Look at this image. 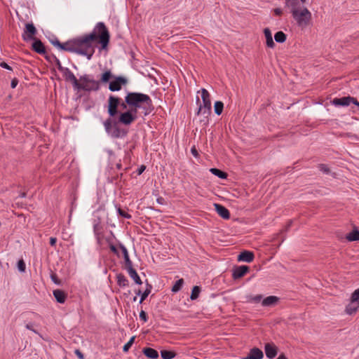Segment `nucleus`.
Returning a JSON list of instances; mask_svg holds the SVG:
<instances>
[{
  "label": "nucleus",
  "instance_id": "f257e3e1",
  "mask_svg": "<svg viewBox=\"0 0 359 359\" xmlns=\"http://www.w3.org/2000/svg\"><path fill=\"white\" fill-rule=\"evenodd\" d=\"M97 39L102 48L107 46L109 34L103 22H98L91 33L71 39L69 52L85 55L90 60L95 53V44Z\"/></svg>",
  "mask_w": 359,
  "mask_h": 359
},
{
  "label": "nucleus",
  "instance_id": "f03ea898",
  "mask_svg": "<svg viewBox=\"0 0 359 359\" xmlns=\"http://www.w3.org/2000/svg\"><path fill=\"white\" fill-rule=\"evenodd\" d=\"M285 4L290 8L292 15L298 27L304 29L311 25L312 14L307 8L301 5L299 0H285Z\"/></svg>",
  "mask_w": 359,
  "mask_h": 359
},
{
  "label": "nucleus",
  "instance_id": "7ed1b4c3",
  "mask_svg": "<svg viewBox=\"0 0 359 359\" xmlns=\"http://www.w3.org/2000/svg\"><path fill=\"white\" fill-rule=\"evenodd\" d=\"M125 100L129 108L136 113L138 109H142L144 115H147L151 111L152 102L148 95L141 93H128L125 97Z\"/></svg>",
  "mask_w": 359,
  "mask_h": 359
},
{
  "label": "nucleus",
  "instance_id": "20e7f679",
  "mask_svg": "<svg viewBox=\"0 0 359 359\" xmlns=\"http://www.w3.org/2000/svg\"><path fill=\"white\" fill-rule=\"evenodd\" d=\"M99 88L100 82L95 81L88 74L80 76L78 86L75 87L76 90H83L85 91H97Z\"/></svg>",
  "mask_w": 359,
  "mask_h": 359
},
{
  "label": "nucleus",
  "instance_id": "39448f33",
  "mask_svg": "<svg viewBox=\"0 0 359 359\" xmlns=\"http://www.w3.org/2000/svg\"><path fill=\"white\" fill-rule=\"evenodd\" d=\"M198 93H201L203 104H200L197 114L203 115V121L208 122V116L211 114L210 95L205 88H202Z\"/></svg>",
  "mask_w": 359,
  "mask_h": 359
},
{
  "label": "nucleus",
  "instance_id": "423d86ee",
  "mask_svg": "<svg viewBox=\"0 0 359 359\" xmlns=\"http://www.w3.org/2000/svg\"><path fill=\"white\" fill-rule=\"evenodd\" d=\"M137 118V113L129 108L126 111L119 114L118 122L125 126H129Z\"/></svg>",
  "mask_w": 359,
  "mask_h": 359
},
{
  "label": "nucleus",
  "instance_id": "0eeeda50",
  "mask_svg": "<svg viewBox=\"0 0 359 359\" xmlns=\"http://www.w3.org/2000/svg\"><path fill=\"white\" fill-rule=\"evenodd\" d=\"M121 99L114 95H109L108 99L107 111L108 114L111 117H114L117 114V109L120 104Z\"/></svg>",
  "mask_w": 359,
  "mask_h": 359
},
{
  "label": "nucleus",
  "instance_id": "6e6552de",
  "mask_svg": "<svg viewBox=\"0 0 359 359\" xmlns=\"http://www.w3.org/2000/svg\"><path fill=\"white\" fill-rule=\"evenodd\" d=\"M128 80L123 76H116L114 80L109 82V89L112 91H118L121 89L122 86L126 85Z\"/></svg>",
  "mask_w": 359,
  "mask_h": 359
},
{
  "label": "nucleus",
  "instance_id": "1a4fd4ad",
  "mask_svg": "<svg viewBox=\"0 0 359 359\" xmlns=\"http://www.w3.org/2000/svg\"><path fill=\"white\" fill-rule=\"evenodd\" d=\"M36 33V29L33 24H26L25 25V29L24 32V34L22 35V37L24 40H31L34 39V36Z\"/></svg>",
  "mask_w": 359,
  "mask_h": 359
},
{
  "label": "nucleus",
  "instance_id": "9d476101",
  "mask_svg": "<svg viewBox=\"0 0 359 359\" xmlns=\"http://www.w3.org/2000/svg\"><path fill=\"white\" fill-rule=\"evenodd\" d=\"M264 351L267 358L272 359L278 353L277 346L273 343H266L264 346Z\"/></svg>",
  "mask_w": 359,
  "mask_h": 359
},
{
  "label": "nucleus",
  "instance_id": "9b49d317",
  "mask_svg": "<svg viewBox=\"0 0 359 359\" xmlns=\"http://www.w3.org/2000/svg\"><path fill=\"white\" fill-rule=\"evenodd\" d=\"M62 74L65 79L72 83L74 88L76 86H78L79 79H76L75 75L70 71L69 69L67 68L62 69Z\"/></svg>",
  "mask_w": 359,
  "mask_h": 359
},
{
  "label": "nucleus",
  "instance_id": "f8f14e48",
  "mask_svg": "<svg viewBox=\"0 0 359 359\" xmlns=\"http://www.w3.org/2000/svg\"><path fill=\"white\" fill-rule=\"evenodd\" d=\"M354 97H344L341 98H334L332 100V104L335 106H348L351 102L353 103Z\"/></svg>",
  "mask_w": 359,
  "mask_h": 359
},
{
  "label": "nucleus",
  "instance_id": "ddd939ff",
  "mask_svg": "<svg viewBox=\"0 0 359 359\" xmlns=\"http://www.w3.org/2000/svg\"><path fill=\"white\" fill-rule=\"evenodd\" d=\"M248 271L249 267L248 266H239L236 267L232 274L233 279H238L243 277Z\"/></svg>",
  "mask_w": 359,
  "mask_h": 359
},
{
  "label": "nucleus",
  "instance_id": "4468645a",
  "mask_svg": "<svg viewBox=\"0 0 359 359\" xmlns=\"http://www.w3.org/2000/svg\"><path fill=\"white\" fill-rule=\"evenodd\" d=\"M217 213L223 219H227L230 217V213L227 208L220 204H214Z\"/></svg>",
  "mask_w": 359,
  "mask_h": 359
},
{
  "label": "nucleus",
  "instance_id": "2eb2a0df",
  "mask_svg": "<svg viewBox=\"0 0 359 359\" xmlns=\"http://www.w3.org/2000/svg\"><path fill=\"white\" fill-rule=\"evenodd\" d=\"M254 254L250 251L245 250L238 256V260L240 262H245L248 263H250L254 259Z\"/></svg>",
  "mask_w": 359,
  "mask_h": 359
},
{
  "label": "nucleus",
  "instance_id": "dca6fc26",
  "mask_svg": "<svg viewBox=\"0 0 359 359\" xmlns=\"http://www.w3.org/2000/svg\"><path fill=\"white\" fill-rule=\"evenodd\" d=\"M51 43L54 46H55L57 48H59L60 50L69 52V50H70V47H69L70 40L67 41V42H65V43H60L58 39H55L51 41Z\"/></svg>",
  "mask_w": 359,
  "mask_h": 359
},
{
  "label": "nucleus",
  "instance_id": "f3484780",
  "mask_svg": "<svg viewBox=\"0 0 359 359\" xmlns=\"http://www.w3.org/2000/svg\"><path fill=\"white\" fill-rule=\"evenodd\" d=\"M264 34L266 38V46L269 48H273L275 46V43L273 40L272 34L269 28H265L264 29Z\"/></svg>",
  "mask_w": 359,
  "mask_h": 359
},
{
  "label": "nucleus",
  "instance_id": "a211bd4d",
  "mask_svg": "<svg viewBox=\"0 0 359 359\" xmlns=\"http://www.w3.org/2000/svg\"><path fill=\"white\" fill-rule=\"evenodd\" d=\"M142 353L145 356L150 359H156L158 358V353L156 350L151 348H144Z\"/></svg>",
  "mask_w": 359,
  "mask_h": 359
},
{
  "label": "nucleus",
  "instance_id": "6ab92c4d",
  "mask_svg": "<svg viewBox=\"0 0 359 359\" xmlns=\"http://www.w3.org/2000/svg\"><path fill=\"white\" fill-rule=\"evenodd\" d=\"M130 277L133 279L135 283L138 285H141L142 283L140 276H138L137 271L133 269V266L126 269Z\"/></svg>",
  "mask_w": 359,
  "mask_h": 359
},
{
  "label": "nucleus",
  "instance_id": "aec40b11",
  "mask_svg": "<svg viewBox=\"0 0 359 359\" xmlns=\"http://www.w3.org/2000/svg\"><path fill=\"white\" fill-rule=\"evenodd\" d=\"M120 248H121V250L122 251V253H123V258H124V260H125L126 268L127 269V268H129L130 266H132L133 264H132L131 260L130 259L128 250L122 244H120Z\"/></svg>",
  "mask_w": 359,
  "mask_h": 359
},
{
  "label": "nucleus",
  "instance_id": "412c9836",
  "mask_svg": "<svg viewBox=\"0 0 359 359\" xmlns=\"http://www.w3.org/2000/svg\"><path fill=\"white\" fill-rule=\"evenodd\" d=\"M248 355L252 359H262L264 358L262 351L256 347L252 348Z\"/></svg>",
  "mask_w": 359,
  "mask_h": 359
},
{
  "label": "nucleus",
  "instance_id": "4be33fe9",
  "mask_svg": "<svg viewBox=\"0 0 359 359\" xmlns=\"http://www.w3.org/2000/svg\"><path fill=\"white\" fill-rule=\"evenodd\" d=\"M32 48L35 52L40 53V54L45 53V52H46L44 45L39 39H36L34 41V42L32 44Z\"/></svg>",
  "mask_w": 359,
  "mask_h": 359
},
{
  "label": "nucleus",
  "instance_id": "5701e85b",
  "mask_svg": "<svg viewBox=\"0 0 359 359\" xmlns=\"http://www.w3.org/2000/svg\"><path fill=\"white\" fill-rule=\"evenodd\" d=\"M53 295L57 302L63 304L67 298V295L64 291L61 290H55L53 291Z\"/></svg>",
  "mask_w": 359,
  "mask_h": 359
},
{
  "label": "nucleus",
  "instance_id": "b1692460",
  "mask_svg": "<svg viewBox=\"0 0 359 359\" xmlns=\"http://www.w3.org/2000/svg\"><path fill=\"white\" fill-rule=\"evenodd\" d=\"M359 304L351 302L346 306L345 311L348 315H353L358 311Z\"/></svg>",
  "mask_w": 359,
  "mask_h": 359
},
{
  "label": "nucleus",
  "instance_id": "393cba45",
  "mask_svg": "<svg viewBox=\"0 0 359 359\" xmlns=\"http://www.w3.org/2000/svg\"><path fill=\"white\" fill-rule=\"evenodd\" d=\"M278 302V297L276 296H269L263 299L262 304L264 306H270L276 304Z\"/></svg>",
  "mask_w": 359,
  "mask_h": 359
},
{
  "label": "nucleus",
  "instance_id": "a878e982",
  "mask_svg": "<svg viewBox=\"0 0 359 359\" xmlns=\"http://www.w3.org/2000/svg\"><path fill=\"white\" fill-rule=\"evenodd\" d=\"M346 238L350 242L359 241V231L356 229L353 230L346 236Z\"/></svg>",
  "mask_w": 359,
  "mask_h": 359
},
{
  "label": "nucleus",
  "instance_id": "bb28decb",
  "mask_svg": "<svg viewBox=\"0 0 359 359\" xmlns=\"http://www.w3.org/2000/svg\"><path fill=\"white\" fill-rule=\"evenodd\" d=\"M112 73L110 70L105 71L102 75L100 81L102 83H106L109 81V80L113 78Z\"/></svg>",
  "mask_w": 359,
  "mask_h": 359
},
{
  "label": "nucleus",
  "instance_id": "cd10ccee",
  "mask_svg": "<svg viewBox=\"0 0 359 359\" xmlns=\"http://www.w3.org/2000/svg\"><path fill=\"white\" fill-rule=\"evenodd\" d=\"M210 172L215 176H217L220 179H226L227 177V174L217 168H210Z\"/></svg>",
  "mask_w": 359,
  "mask_h": 359
},
{
  "label": "nucleus",
  "instance_id": "c85d7f7f",
  "mask_svg": "<svg viewBox=\"0 0 359 359\" xmlns=\"http://www.w3.org/2000/svg\"><path fill=\"white\" fill-rule=\"evenodd\" d=\"M286 34L282 31H279L275 34L274 39L278 43H283L286 41Z\"/></svg>",
  "mask_w": 359,
  "mask_h": 359
},
{
  "label": "nucleus",
  "instance_id": "c756f323",
  "mask_svg": "<svg viewBox=\"0 0 359 359\" xmlns=\"http://www.w3.org/2000/svg\"><path fill=\"white\" fill-rule=\"evenodd\" d=\"M161 355L163 359H172L176 355L175 353L166 350L161 351Z\"/></svg>",
  "mask_w": 359,
  "mask_h": 359
},
{
  "label": "nucleus",
  "instance_id": "7c9ffc66",
  "mask_svg": "<svg viewBox=\"0 0 359 359\" xmlns=\"http://www.w3.org/2000/svg\"><path fill=\"white\" fill-rule=\"evenodd\" d=\"M215 112L217 115H220L222 113L223 108H224V104L221 101H217L215 103Z\"/></svg>",
  "mask_w": 359,
  "mask_h": 359
},
{
  "label": "nucleus",
  "instance_id": "2f4dec72",
  "mask_svg": "<svg viewBox=\"0 0 359 359\" xmlns=\"http://www.w3.org/2000/svg\"><path fill=\"white\" fill-rule=\"evenodd\" d=\"M183 283H184V280L182 278L177 280L172 287V290H171L172 292H177L178 291H180L183 285Z\"/></svg>",
  "mask_w": 359,
  "mask_h": 359
},
{
  "label": "nucleus",
  "instance_id": "473e14b6",
  "mask_svg": "<svg viewBox=\"0 0 359 359\" xmlns=\"http://www.w3.org/2000/svg\"><path fill=\"white\" fill-rule=\"evenodd\" d=\"M128 280L127 278L122 274H118L117 276V283L119 286H126L128 285Z\"/></svg>",
  "mask_w": 359,
  "mask_h": 359
},
{
  "label": "nucleus",
  "instance_id": "72a5a7b5",
  "mask_svg": "<svg viewBox=\"0 0 359 359\" xmlns=\"http://www.w3.org/2000/svg\"><path fill=\"white\" fill-rule=\"evenodd\" d=\"M201 292V289L198 286H194L192 288L191 294L190 296V299L191 300L196 299L198 297L199 293Z\"/></svg>",
  "mask_w": 359,
  "mask_h": 359
},
{
  "label": "nucleus",
  "instance_id": "f704fd0d",
  "mask_svg": "<svg viewBox=\"0 0 359 359\" xmlns=\"http://www.w3.org/2000/svg\"><path fill=\"white\" fill-rule=\"evenodd\" d=\"M104 129L106 130V132L108 133V134H110L111 133V129H112V125H111V121L110 118H108L104 122Z\"/></svg>",
  "mask_w": 359,
  "mask_h": 359
},
{
  "label": "nucleus",
  "instance_id": "c9c22d12",
  "mask_svg": "<svg viewBox=\"0 0 359 359\" xmlns=\"http://www.w3.org/2000/svg\"><path fill=\"white\" fill-rule=\"evenodd\" d=\"M135 339V336L132 337L130 339V340L123 346V351L124 352H127L130 348V347L132 346V345L134 343Z\"/></svg>",
  "mask_w": 359,
  "mask_h": 359
},
{
  "label": "nucleus",
  "instance_id": "e433bc0d",
  "mask_svg": "<svg viewBox=\"0 0 359 359\" xmlns=\"http://www.w3.org/2000/svg\"><path fill=\"white\" fill-rule=\"evenodd\" d=\"M151 286L148 285V287L145 290V291L141 294V299L140 303L141 304L150 294Z\"/></svg>",
  "mask_w": 359,
  "mask_h": 359
},
{
  "label": "nucleus",
  "instance_id": "4c0bfd02",
  "mask_svg": "<svg viewBox=\"0 0 359 359\" xmlns=\"http://www.w3.org/2000/svg\"><path fill=\"white\" fill-rule=\"evenodd\" d=\"M351 301L359 304V288L352 293Z\"/></svg>",
  "mask_w": 359,
  "mask_h": 359
},
{
  "label": "nucleus",
  "instance_id": "58836bf2",
  "mask_svg": "<svg viewBox=\"0 0 359 359\" xmlns=\"http://www.w3.org/2000/svg\"><path fill=\"white\" fill-rule=\"evenodd\" d=\"M18 269L20 272H25L26 266H25V263L24 262V261L22 259H20L18 261Z\"/></svg>",
  "mask_w": 359,
  "mask_h": 359
},
{
  "label": "nucleus",
  "instance_id": "ea45409f",
  "mask_svg": "<svg viewBox=\"0 0 359 359\" xmlns=\"http://www.w3.org/2000/svg\"><path fill=\"white\" fill-rule=\"evenodd\" d=\"M117 210H118V214L121 216H122L125 218H128V219L131 217V216L129 214H128L127 212H126L124 210H121V208H118Z\"/></svg>",
  "mask_w": 359,
  "mask_h": 359
},
{
  "label": "nucleus",
  "instance_id": "a19ab883",
  "mask_svg": "<svg viewBox=\"0 0 359 359\" xmlns=\"http://www.w3.org/2000/svg\"><path fill=\"white\" fill-rule=\"evenodd\" d=\"M319 169L320 171H322L324 173H328L330 170L329 168L327 167V165H324V164H320L319 165Z\"/></svg>",
  "mask_w": 359,
  "mask_h": 359
},
{
  "label": "nucleus",
  "instance_id": "79ce46f5",
  "mask_svg": "<svg viewBox=\"0 0 359 359\" xmlns=\"http://www.w3.org/2000/svg\"><path fill=\"white\" fill-rule=\"evenodd\" d=\"M0 67L4 69H6L9 71H13V69L11 66H9L6 62H0Z\"/></svg>",
  "mask_w": 359,
  "mask_h": 359
},
{
  "label": "nucleus",
  "instance_id": "37998d69",
  "mask_svg": "<svg viewBox=\"0 0 359 359\" xmlns=\"http://www.w3.org/2000/svg\"><path fill=\"white\" fill-rule=\"evenodd\" d=\"M140 318L141 320H142L144 322H146L147 320V313L144 311H142L140 313Z\"/></svg>",
  "mask_w": 359,
  "mask_h": 359
},
{
  "label": "nucleus",
  "instance_id": "c03bdc74",
  "mask_svg": "<svg viewBox=\"0 0 359 359\" xmlns=\"http://www.w3.org/2000/svg\"><path fill=\"white\" fill-rule=\"evenodd\" d=\"M51 280L57 285L60 284V281L58 280L57 276L55 274H51L50 276Z\"/></svg>",
  "mask_w": 359,
  "mask_h": 359
},
{
  "label": "nucleus",
  "instance_id": "a18cd8bd",
  "mask_svg": "<svg viewBox=\"0 0 359 359\" xmlns=\"http://www.w3.org/2000/svg\"><path fill=\"white\" fill-rule=\"evenodd\" d=\"M110 134L114 137H119V130L118 128H116L114 131H111V133Z\"/></svg>",
  "mask_w": 359,
  "mask_h": 359
},
{
  "label": "nucleus",
  "instance_id": "49530a36",
  "mask_svg": "<svg viewBox=\"0 0 359 359\" xmlns=\"http://www.w3.org/2000/svg\"><path fill=\"white\" fill-rule=\"evenodd\" d=\"M262 297L260 294L256 295L252 298V301L254 302H259L262 299Z\"/></svg>",
  "mask_w": 359,
  "mask_h": 359
},
{
  "label": "nucleus",
  "instance_id": "de8ad7c7",
  "mask_svg": "<svg viewBox=\"0 0 359 359\" xmlns=\"http://www.w3.org/2000/svg\"><path fill=\"white\" fill-rule=\"evenodd\" d=\"M18 83V81L17 79H13L12 81H11V86L12 88H15L17 85Z\"/></svg>",
  "mask_w": 359,
  "mask_h": 359
},
{
  "label": "nucleus",
  "instance_id": "09e8293b",
  "mask_svg": "<svg viewBox=\"0 0 359 359\" xmlns=\"http://www.w3.org/2000/svg\"><path fill=\"white\" fill-rule=\"evenodd\" d=\"M56 64H57V66L58 67V69L62 72V69H67V67H63L62 65H61V62L59 60H56Z\"/></svg>",
  "mask_w": 359,
  "mask_h": 359
},
{
  "label": "nucleus",
  "instance_id": "8fccbe9b",
  "mask_svg": "<svg viewBox=\"0 0 359 359\" xmlns=\"http://www.w3.org/2000/svg\"><path fill=\"white\" fill-rule=\"evenodd\" d=\"M191 154H192L195 157H197V156H198V151H197L196 149L195 148V147H193L191 149Z\"/></svg>",
  "mask_w": 359,
  "mask_h": 359
},
{
  "label": "nucleus",
  "instance_id": "3c124183",
  "mask_svg": "<svg viewBox=\"0 0 359 359\" xmlns=\"http://www.w3.org/2000/svg\"><path fill=\"white\" fill-rule=\"evenodd\" d=\"M121 107L123 109H127V107H128L127 102H126V100L123 102H120V104Z\"/></svg>",
  "mask_w": 359,
  "mask_h": 359
},
{
  "label": "nucleus",
  "instance_id": "603ef678",
  "mask_svg": "<svg viewBox=\"0 0 359 359\" xmlns=\"http://www.w3.org/2000/svg\"><path fill=\"white\" fill-rule=\"evenodd\" d=\"M56 241H57L56 238L51 237V238H50V244L52 246H53V245H55Z\"/></svg>",
  "mask_w": 359,
  "mask_h": 359
},
{
  "label": "nucleus",
  "instance_id": "864d4df0",
  "mask_svg": "<svg viewBox=\"0 0 359 359\" xmlns=\"http://www.w3.org/2000/svg\"><path fill=\"white\" fill-rule=\"evenodd\" d=\"M26 328L29 330H32L34 333H37V332L34 329H33L32 325L31 324H27L26 325Z\"/></svg>",
  "mask_w": 359,
  "mask_h": 359
},
{
  "label": "nucleus",
  "instance_id": "5fc2aeb1",
  "mask_svg": "<svg viewBox=\"0 0 359 359\" xmlns=\"http://www.w3.org/2000/svg\"><path fill=\"white\" fill-rule=\"evenodd\" d=\"M274 13L276 15H280L283 11L280 8H276L274 9Z\"/></svg>",
  "mask_w": 359,
  "mask_h": 359
},
{
  "label": "nucleus",
  "instance_id": "6e6d98bb",
  "mask_svg": "<svg viewBox=\"0 0 359 359\" xmlns=\"http://www.w3.org/2000/svg\"><path fill=\"white\" fill-rule=\"evenodd\" d=\"M110 250H111L113 252H114L115 254H117V253H118V252H117V249H116V248L114 245H110Z\"/></svg>",
  "mask_w": 359,
  "mask_h": 359
},
{
  "label": "nucleus",
  "instance_id": "4d7b16f0",
  "mask_svg": "<svg viewBox=\"0 0 359 359\" xmlns=\"http://www.w3.org/2000/svg\"><path fill=\"white\" fill-rule=\"evenodd\" d=\"M75 353L78 355L79 358H80L81 359H83V354L79 350H76L75 351Z\"/></svg>",
  "mask_w": 359,
  "mask_h": 359
},
{
  "label": "nucleus",
  "instance_id": "13d9d810",
  "mask_svg": "<svg viewBox=\"0 0 359 359\" xmlns=\"http://www.w3.org/2000/svg\"><path fill=\"white\" fill-rule=\"evenodd\" d=\"M277 359H287L283 354H280Z\"/></svg>",
  "mask_w": 359,
  "mask_h": 359
},
{
  "label": "nucleus",
  "instance_id": "bf43d9fd",
  "mask_svg": "<svg viewBox=\"0 0 359 359\" xmlns=\"http://www.w3.org/2000/svg\"><path fill=\"white\" fill-rule=\"evenodd\" d=\"M353 103L359 107V102L355 98Z\"/></svg>",
  "mask_w": 359,
  "mask_h": 359
},
{
  "label": "nucleus",
  "instance_id": "052dcab7",
  "mask_svg": "<svg viewBox=\"0 0 359 359\" xmlns=\"http://www.w3.org/2000/svg\"><path fill=\"white\" fill-rule=\"evenodd\" d=\"M144 168L142 167L140 168V171H139V174H141L142 172V171L144 170Z\"/></svg>",
  "mask_w": 359,
  "mask_h": 359
},
{
  "label": "nucleus",
  "instance_id": "680f3d73",
  "mask_svg": "<svg viewBox=\"0 0 359 359\" xmlns=\"http://www.w3.org/2000/svg\"><path fill=\"white\" fill-rule=\"evenodd\" d=\"M20 196H21L22 198H24V197H25L26 194L25 192H23V193L21 194Z\"/></svg>",
  "mask_w": 359,
  "mask_h": 359
},
{
  "label": "nucleus",
  "instance_id": "e2e57ef3",
  "mask_svg": "<svg viewBox=\"0 0 359 359\" xmlns=\"http://www.w3.org/2000/svg\"><path fill=\"white\" fill-rule=\"evenodd\" d=\"M306 1H307V0H300V1H301L302 4L306 3Z\"/></svg>",
  "mask_w": 359,
  "mask_h": 359
},
{
  "label": "nucleus",
  "instance_id": "0e129e2a",
  "mask_svg": "<svg viewBox=\"0 0 359 359\" xmlns=\"http://www.w3.org/2000/svg\"><path fill=\"white\" fill-rule=\"evenodd\" d=\"M137 294L138 295H140V294H141V291H140V290H139V291L137 292Z\"/></svg>",
  "mask_w": 359,
  "mask_h": 359
}]
</instances>
